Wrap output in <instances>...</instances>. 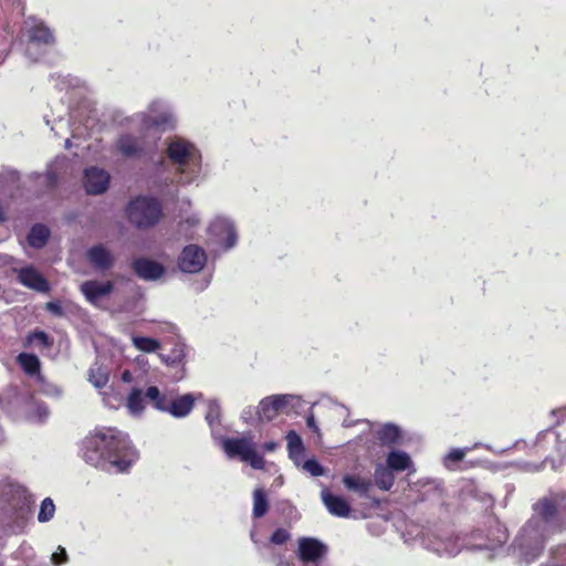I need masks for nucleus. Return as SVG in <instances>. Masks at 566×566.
I'll list each match as a JSON object with an SVG mask.
<instances>
[{
	"label": "nucleus",
	"mask_w": 566,
	"mask_h": 566,
	"mask_svg": "<svg viewBox=\"0 0 566 566\" xmlns=\"http://www.w3.org/2000/svg\"><path fill=\"white\" fill-rule=\"evenodd\" d=\"M566 530V492H549L533 504V515L520 530L513 552L530 564L543 553L548 537Z\"/></svg>",
	"instance_id": "f257e3e1"
},
{
	"label": "nucleus",
	"mask_w": 566,
	"mask_h": 566,
	"mask_svg": "<svg viewBox=\"0 0 566 566\" xmlns=\"http://www.w3.org/2000/svg\"><path fill=\"white\" fill-rule=\"evenodd\" d=\"M82 457L95 468L120 473L137 461L138 452L126 433L103 428L83 440Z\"/></svg>",
	"instance_id": "f03ea898"
},
{
	"label": "nucleus",
	"mask_w": 566,
	"mask_h": 566,
	"mask_svg": "<svg viewBox=\"0 0 566 566\" xmlns=\"http://www.w3.org/2000/svg\"><path fill=\"white\" fill-rule=\"evenodd\" d=\"M166 157L174 167L178 181L190 185L200 179L202 172V155L191 140L179 136H170L165 140Z\"/></svg>",
	"instance_id": "7ed1b4c3"
},
{
	"label": "nucleus",
	"mask_w": 566,
	"mask_h": 566,
	"mask_svg": "<svg viewBox=\"0 0 566 566\" xmlns=\"http://www.w3.org/2000/svg\"><path fill=\"white\" fill-rule=\"evenodd\" d=\"M130 122L143 132L157 129L166 132L177 125V116L172 106L164 99H153L145 111L134 114Z\"/></svg>",
	"instance_id": "20e7f679"
},
{
	"label": "nucleus",
	"mask_w": 566,
	"mask_h": 566,
	"mask_svg": "<svg viewBox=\"0 0 566 566\" xmlns=\"http://www.w3.org/2000/svg\"><path fill=\"white\" fill-rule=\"evenodd\" d=\"M126 214L130 223L137 228H149L155 226L161 217V206L153 197L139 196L133 199L127 208Z\"/></svg>",
	"instance_id": "39448f33"
},
{
	"label": "nucleus",
	"mask_w": 566,
	"mask_h": 566,
	"mask_svg": "<svg viewBox=\"0 0 566 566\" xmlns=\"http://www.w3.org/2000/svg\"><path fill=\"white\" fill-rule=\"evenodd\" d=\"M28 44L27 54L30 59L38 61L40 50L50 49L55 44L54 31L42 20L29 18L25 21Z\"/></svg>",
	"instance_id": "423d86ee"
},
{
	"label": "nucleus",
	"mask_w": 566,
	"mask_h": 566,
	"mask_svg": "<svg viewBox=\"0 0 566 566\" xmlns=\"http://www.w3.org/2000/svg\"><path fill=\"white\" fill-rule=\"evenodd\" d=\"M222 447L229 458H239L256 470L264 468V459L256 452L252 437L227 438Z\"/></svg>",
	"instance_id": "0eeeda50"
},
{
	"label": "nucleus",
	"mask_w": 566,
	"mask_h": 566,
	"mask_svg": "<svg viewBox=\"0 0 566 566\" xmlns=\"http://www.w3.org/2000/svg\"><path fill=\"white\" fill-rule=\"evenodd\" d=\"M300 403V397L294 395H272L260 401L256 415L261 421H271L281 412L289 413Z\"/></svg>",
	"instance_id": "6e6552de"
},
{
	"label": "nucleus",
	"mask_w": 566,
	"mask_h": 566,
	"mask_svg": "<svg viewBox=\"0 0 566 566\" xmlns=\"http://www.w3.org/2000/svg\"><path fill=\"white\" fill-rule=\"evenodd\" d=\"M421 544L432 552L441 556H455L461 551L459 537L451 533L436 534V533H421L417 534Z\"/></svg>",
	"instance_id": "1a4fd4ad"
},
{
	"label": "nucleus",
	"mask_w": 566,
	"mask_h": 566,
	"mask_svg": "<svg viewBox=\"0 0 566 566\" xmlns=\"http://www.w3.org/2000/svg\"><path fill=\"white\" fill-rule=\"evenodd\" d=\"M146 132L140 129V135L135 136L130 133H124L115 142L116 150L125 158H139L147 154L145 140Z\"/></svg>",
	"instance_id": "9d476101"
},
{
	"label": "nucleus",
	"mask_w": 566,
	"mask_h": 566,
	"mask_svg": "<svg viewBox=\"0 0 566 566\" xmlns=\"http://www.w3.org/2000/svg\"><path fill=\"white\" fill-rule=\"evenodd\" d=\"M210 233L223 250L232 249L238 242V234L233 222L224 217L216 218L210 224Z\"/></svg>",
	"instance_id": "9b49d317"
},
{
	"label": "nucleus",
	"mask_w": 566,
	"mask_h": 566,
	"mask_svg": "<svg viewBox=\"0 0 566 566\" xmlns=\"http://www.w3.org/2000/svg\"><path fill=\"white\" fill-rule=\"evenodd\" d=\"M112 281L90 280L81 284L80 291L86 301L96 307H102L103 301L114 291Z\"/></svg>",
	"instance_id": "f8f14e48"
},
{
	"label": "nucleus",
	"mask_w": 566,
	"mask_h": 566,
	"mask_svg": "<svg viewBox=\"0 0 566 566\" xmlns=\"http://www.w3.org/2000/svg\"><path fill=\"white\" fill-rule=\"evenodd\" d=\"M327 552V547L321 541L313 537H302L298 539L297 556L300 560L305 564H315L321 566L319 560Z\"/></svg>",
	"instance_id": "ddd939ff"
},
{
	"label": "nucleus",
	"mask_w": 566,
	"mask_h": 566,
	"mask_svg": "<svg viewBox=\"0 0 566 566\" xmlns=\"http://www.w3.org/2000/svg\"><path fill=\"white\" fill-rule=\"evenodd\" d=\"M207 262V254L202 248L197 244H190L184 248L179 256V268L186 273H198Z\"/></svg>",
	"instance_id": "4468645a"
},
{
	"label": "nucleus",
	"mask_w": 566,
	"mask_h": 566,
	"mask_svg": "<svg viewBox=\"0 0 566 566\" xmlns=\"http://www.w3.org/2000/svg\"><path fill=\"white\" fill-rule=\"evenodd\" d=\"M109 174L99 167H90L84 171V187L90 195L104 193L109 186Z\"/></svg>",
	"instance_id": "2eb2a0df"
},
{
	"label": "nucleus",
	"mask_w": 566,
	"mask_h": 566,
	"mask_svg": "<svg viewBox=\"0 0 566 566\" xmlns=\"http://www.w3.org/2000/svg\"><path fill=\"white\" fill-rule=\"evenodd\" d=\"M18 280L25 287L36 292L48 293L51 289L46 279L33 266L18 270Z\"/></svg>",
	"instance_id": "dca6fc26"
},
{
	"label": "nucleus",
	"mask_w": 566,
	"mask_h": 566,
	"mask_svg": "<svg viewBox=\"0 0 566 566\" xmlns=\"http://www.w3.org/2000/svg\"><path fill=\"white\" fill-rule=\"evenodd\" d=\"M321 497L326 506L327 511L337 517H348L350 514V506L348 502L339 496L332 494L327 489H323L321 492Z\"/></svg>",
	"instance_id": "f3484780"
},
{
	"label": "nucleus",
	"mask_w": 566,
	"mask_h": 566,
	"mask_svg": "<svg viewBox=\"0 0 566 566\" xmlns=\"http://www.w3.org/2000/svg\"><path fill=\"white\" fill-rule=\"evenodd\" d=\"M133 269L140 279L146 281L157 280L164 274L161 264L147 259L135 260L133 262Z\"/></svg>",
	"instance_id": "a211bd4d"
},
{
	"label": "nucleus",
	"mask_w": 566,
	"mask_h": 566,
	"mask_svg": "<svg viewBox=\"0 0 566 566\" xmlns=\"http://www.w3.org/2000/svg\"><path fill=\"white\" fill-rule=\"evenodd\" d=\"M343 484L347 491L357 493L360 497L369 499L373 481L359 474H345Z\"/></svg>",
	"instance_id": "6ab92c4d"
},
{
	"label": "nucleus",
	"mask_w": 566,
	"mask_h": 566,
	"mask_svg": "<svg viewBox=\"0 0 566 566\" xmlns=\"http://www.w3.org/2000/svg\"><path fill=\"white\" fill-rule=\"evenodd\" d=\"M86 258L96 270L105 271L113 265V255L102 244L90 248L86 252Z\"/></svg>",
	"instance_id": "aec40b11"
},
{
	"label": "nucleus",
	"mask_w": 566,
	"mask_h": 566,
	"mask_svg": "<svg viewBox=\"0 0 566 566\" xmlns=\"http://www.w3.org/2000/svg\"><path fill=\"white\" fill-rule=\"evenodd\" d=\"M196 397L192 394L171 397L168 412L175 418H185L193 409Z\"/></svg>",
	"instance_id": "412c9836"
},
{
	"label": "nucleus",
	"mask_w": 566,
	"mask_h": 566,
	"mask_svg": "<svg viewBox=\"0 0 566 566\" xmlns=\"http://www.w3.org/2000/svg\"><path fill=\"white\" fill-rule=\"evenodd\" d=\"M375 437L381 446L394 447L401 443L402 431L394 423H385L375 431Z\"/></svg>",
	"instance_id": "4be33fe9"
},
{
	"label": "nucleus",
	"mask_w": 566,
	"mask_h": 566,
	"mask_svg": "<svg viewBox=\"0 0 566 566\" xmlns=\"http://www.w3.org/2000/svg\"><path fill=\"white\" fill-rule=\"evenodd\" d=\"M386 464L394 471L400 472L408 470L410 473L416 472L410 455L401 450H391L386 457Z\"/></svg>",
	"instance_id": "5701e85b"
},
{
	"label": "nucleus",
	"mask_w": 566,
	"mask_h": 566,
	"mask_svg": "<svg viewBox=\"0 0 566 566\" xmlns=\"http://www.w3.org/2000/svg\"><path fill=\"white\" fill-rule=\"evenodd\" d=\"M171 397L172 391H163L156 386H149L145 391V398L151 403V406L155 409L161 412H168Z\"/></svg>",
	"instance_id": "b1692460"
},
{
	"label": "nucleus",
	"mask_w": 566,
	"mask_h": 566,
	"mask_svg": "<svg viewBox=\"0 0 566 566\" xmlns=\"http://www.w3.org/2000/svg\"><path fill=\"white\" fill-rule=\"evenodd\" d=\"M509 538L506 528L500 524L496 523L493 531L492 536L488 537V539L482 544H472V549H489V551H495L499 547H502L503 544L506 543Z\"/></svg>",
	"instance_id": "393cba45"
},
{
	"label": "nucleus",
	"mask_w": 566,
	"mask_h": 566,
	"mask_svg": "<svg viewBox=\"0 0 566 566\" xmlns=\"http://www.w3.org/2000/svg\"><path fill=\"white\" fill-rule=\"evenodd\" d=\"M375 485L381 491H389L395 484V472L387 465L378 463L374 471Z\"/></svg>",
	"instance_id": "a878e982"
},
{
	"label": "nucleus",
	"mask_w": 566,
	"mask_h": 566,
	"mask_svg": "<svg viewBox=\"0 0 566 566\" xmlns=\"http://www.w3.org/2000/svg\"><path fill=\"white\" fill-rule=\"evenodd\" d=\"M289 457L296 467H300L304 460V444L301 437L295 431L286 434Z\"/></svg>",
	"instance_id": "bb28decb"
},
{
	"label": "nucleus",
	"mask_w": 566,
	"mask_h": 566,
	"mask_svg": "<svg viewBox=\"0 0 566 566\" xmlns=\"http://www.w3.org/2000/svg\"><path fill=\"white\" fill-rule=\"evenodd\" d=\"M50 238V230L46 226L38 223L33 226L28 234V243L35 249L44 247Z\"/></svg>",
	"instance_id": "cd10ccee"
},
{
	"label": "nucleus",
	"mask_w": 566,
	"mask_h": 566,
	"mask_svg": "<svg viewBox=\"0 0 566 566\" xmlns=\"http://www.w3.org/2000/svg\"><path fill=\"white\" fill-rule=\"evenodd\" d=\"M145 399H146L145 392H143V390L139 388H134L129 392V395L127 397V401H126V407L128 409V412L134 417L142 416V413L144 412V409H145V403H144Z\"/></svg>",
	"instance_id": "c85d7f7f"
},
{
	"label": "nucleus",
	"mask_w": 566,
	"mask_h": 566,
	"mask_svg": "<svg viewBox=\"0 0 566 566\" xmlns=\"http://www.w3.org/2000/svg\"><path fill=\"white\" fill-rule=\"evenodd\" d=\"M88 380L96 388H104L109 380V370L99 363H94L88 371Z\"/></svg>",
	"instance_id": "c756f323"
},
{
	"label": "nucleus",
	"mask_w": 566,
	"mask_h": 566,
	"mask_svg": "<svg viewBox=\"0 0 566 566\" xmlns=\"http://www.w3.org/2000/svg\"><path fill=\"white\" fill-rule=\"evenodd\" d=\"M269 509V501L265 491L262 488H256L253 492V517L260 518L265 515Z\"/></svg>",
	"instance_id": "7c9ffc66"
},
{
	"label": "nucleus",
	"mask_w": 566,
	"mask_h": 566,
	"mask_svg": "<svg viewBox=\"0 0 566 566\" xmlns=\"http://www.w3.org/2000/svg\"><path fill=\"white\" fill-rule=\"evenodd\" d=\"M51 81L53 82V85L59 91H67L70 88H77L82 85V81L78 77L71 76V75H53L51 77Z\"/></svg>",
	"instance_id": "2f4dec72"
},
{
	"label": "nucleus",
	"mask_w": 566,
	"mask_h": 566,
	"mask_svg": "<svg viewBox=\"0 0 566 566\" xmlns=\"http://www.w3.org/2000/svg\"><path fill=\"white\" fill-rule=\"evenodd\" d=\"M132 343L136 349L144 353H155L160 348V343L151 337L133 336Z\"/></svg>",
	"instance_id": "473e14b6"
},
{
	"label": "nucleus",
	"mask_w": 566,
	"mask_h": 566,
	"mask_svg": "<svg viewBox=\"0 0 566 566\" xmlns=\"http://www.w3.org/2000/svg\"><path fill=\"white\" fill-rule=\"evenodd\" d=\"M18 361L29 375H34L40 370V360L33 354L22 353L18 356Z\"/></svg>",
	"instance_id": "72a5a7b5"
},
{
	"label": "nucleus",
	"mask_w": 566,
	"mask_h": 566,
	"mask_svg": "<svg viewBox=\"0 0 566 566\" xmlns=\"http://www.w3.org/2000/svg\"><path fill=\"white\" fill-rule=\"evenodd\" d=\"M206 421L208 422V424L211 429H213L214 427H218L220 424L221 406L218 400L213 399V400L208 401Z\"/></svg>",
	"instance_id": "f704fd0d"
},
{
	"label": "nucleus",
	"mask_w": 566,
	"mask_h": 566,
	"mask_svg": "<svg viewBox=\"0 0 566 566\" xmlns=\"http://www.w3.org/2000/svg\"><path fill=\"white\" fill-rule=\"evenodd\" d=\"M471 448H454L451 449L444 457H443V464L449 470H452L454 465L462 461L465 457L467 452L470 451Z\"/></svg>",
	"instance_id": "c9c22d12"
},
{
	"label": "nucleus",
	"mask_w": 566,
	"mask_h": 566,
	"mask_svg": "<svg viewBox=\"0 0 566 566\" xmlns=\"http://www.w3.org/2000/svg\"><path fill=\"white\" fill-rule=\"evenodd\" d=\"M55 514V505L50 497H45L40 505V511L38 514V521L40 523H46L53 518Z\"/></svg>",
	"instance_id": "e433bc0d"
},
{
	"label": "nucleus",
	"mask_w": 566,
	"mask_h": 566,
	"mask_svg": "<svg viewBox=\"0 0 566 566\" xmlns=\"http://www.w3.org/2000/svg\"><path fill=\"white\" fill-rule=\"evenodd\" d=\"M300 467L312 476H322L326 473L325 468L314 458L303 460Z\"/></svg>",
	"instance_id": "4c0bfd02"
},
{
	"label": "nucleus",
	"mask_w": 566,
	"mask_h": 566,
	"mask_svg": "<svg viewBox=\"0 0 566 566\" xmlns=\"http://www.w3.org/2000/svg\"><path fill=\"white\" fill-rule=\"evenodd\" d=\"M160 358L167 365L174 366V365L180 364L185 358L184 346L176 345L175 348L171 350V354H169V355L160 354Z\"/></svg>",
	"instance_id": "58836bf2"
},
{
	"label": "nucleus",
	"mask_w": 566,
	"mask_h": 566,
	"mask_svg": "<svg viewBox=\"0 0 566 566\" xmlns=\"http://www.w3.org/2000/svg\"><path fill=\"white\" fill-rule=\"evenodd\" d=\"M291 537L290 533L284 528H277L271 536L272 544L282 545Z\"/></svg>",
	"instance_id": "ea45409f"
},
{
	"label": "nucleus",
	"mask_w": 566,
	"mask_h": 566,
	"mask_svg": "<svg viewBox=\"0 0 566 566\" xmlns=\"http://www.w3.org/2000/svg\"><path fill=\"white\" fill-rule=\"evenodd\" d=\"M51 560L55 565H61L67 562V554L64 547L59 546L57 551L52 554Z\"/></svg>",
	"instance_id": "a19ab883"
},
{
	"label": "nucleus",
	"mask_w": 566,
	"mask_h": 566,
	"mask_svg": "<svg viewBox=\"0 0 566 566\" xmlns=\"http://www.w3.org/2000/svg\"><path fill=\"white\" fill-rule=\"evenodd\" d=\"M48 187H54L57 184L59 175L54 166H50L44 175Z\"/></svg>",
	"instance_id": "79ce46f5"
},
{
	"label": "nucleus",
	"mask_w": 566,
	"mask_h": 566,
	"mask_svg": "<svg viewBox=\"0 0 566 566\" xmlns=\"http://www.w3.org/2000/svg\"><path fill=\"white\" fill-rule=\"evenodd\" d=\"M45 308L53 315L62 317L64 316V311L62 308V305L59 301H51L48 302L45 305Z\"/></svg>",
	"instance_id": "37998d69"
},
{
	"label": "nucleus",
	"mask_w": 566,
	"mask_h": 566,
	"mask_svg": "<svg viewBox=\"0 0 566 566\" xmlns=\"http://www.w3.org/2000/svg\"><path fill=\"white\" fill-rule=\"evenodd\" d=\"M33 338L39 340L43 346H49V336L44 332H36L33 334Z\"/></svg>",
	"instance_id": "c03bdc74"
},
{
	"label": "nucleus",
	"mask_w": 566,
	"mask_h": 566,
	"mask_svg": "<svg viewBox=\"0 0 566 566\" xmlns=\"http://www.w3.org/2000/svg\"><path fill=\"white\" fill-rule=\"evenodd\" d=\"M552 554L556 558H560L562 560L566 562V544L564 546L554 548Z\"/></svg>",
	"instance_id": "a18cd8bd"
},
{
	"label": "nucleus",
	"mask_w": 566,
	"mask_h": 566,
	"mask_svg": "<svg viewBox=\"0 0 566 566\" xmlns=\"http://www.w3.org/2000/svg\"><path fill=\"white\" fill-rule=\"evenodd\" d=\"M552 439L553 441H556L557 439V436L554 431L552 430H546V431H543L542 433L538 434L537 437V442L541 441V439Z\"/></svg>",
	"instance_id": "49530a36"
},
{
	"label": "nucleus",
	"mask_w": 566,
	"mask_h": 566,
	"mask_svg": "<svg viewBox=\"0 0 566 566\" xmlns=\"http://www.w3.org/2000/svg\"><path fill=\"white\" fill-rule=\"evenodd\" d=\"M306 424L311 430H313L315 432L318 431V427H317L315 418L312 413L306 417Z\"/></svg>",
	"instance_id": "de8ad7c7"
},
{
	"label": "nucleus",
	"mask_w": 566,
	"mask_h": 566,
	"mask_svg": "<svg viewBox=\"0 0 566 566\" xmlns=\"http://www.w3.org/2000/svg\"><path fill=\"white\" fill-rule=\"evenodd\" d=\"M253 416V409L252 407H248L245 409H243L242 413H241V418L248 422Z\"/></svg>",
	"instance_id": "09e8293b"
},
{
	"label": "nucleus",
	"mask_w": 566,
	"mask_h": 566,
	"mask_svg": "<svg viewBox=\"0 0 566 566\" xmlns=\"http://www.w3.org/2000/svg\"><path fill=\"white\" fill-rule=\"evenodd\" d=\"M275 566H293L283 556L275 557Z\"/></svg>",
	"instance_id": "8fccbe9b"
},
{
	"label": "nucleus",
	"mask_w": 566,
	"mask_h": 566,
	"mask_svg": "<svg viewBox=\"0 0 566 566\" xmlns=\"http://www.w3.org/2000/svg\"><path fill=\"white\" fill-rule=\"evenodd\" d=\"M276 447H277V443L274 441L265 442L263 446L264 450L268 452L274 451L276 449Z\"/></svg>",
	"instance_id": "3c124183"
},
{
	"label": "nucleus",
	"mask_w": 566,
	"mask_h": 566,
	"mask_svg": "<svg viewBox=\"0 0 566 566\" xmlns=\"http://www.w3.org/2000/svg\"><path fill=\"white\" fill-rule=\"evenodd\" d=\"M557 415H562V416H564V415H565V410H564V409H559V410H552V411H551V416H552V417H555V416H557Z\"/></svg>",
	"instance_id": "603ef678"
},
{
	"label": "nucleus",
	"mask_w": 566,
	"mask_h": 566,
	"mask_svg": "<svg viewBox=\"0 0 566 566\" xmlns=\"http://www.w3.org/2000/svg\"><path fill=\"white\" fill-rule=\"evenodd\" d=\"M543 464H539V465H535V464H530V470L532 471H538L541 468H542Z\"/></svg>",
	"instance_id": "864d4df0"
},
{
	"label": "nucleus",
	"mask_w": 566,
	"mask_h": 566,
	"mask_svg": "<svg viewBox=\"0 0 566 566\" xmlns=\"http://www.w3.org/2000/svg\"><path fill=\"white\" fill-rule=\"evenodd\" d=\"M6 220V217H4V213H3V209L2 207L0 206V222L4 221Z\"/></svg>",
	"instance_id": "5fc2aeb1"
},
{
	"label": "nucleus",
	"mask_w": 566,
	"mask_h": 566,
	"mask_svg": "<svg viewBox=\"0 0 566 566\" xmlns=\"http://www.w3.org/2000/svg\"><path fill=\"white\" fill-rule=\"evenodd\" d=\"M129 377H130V375H129V373H128V371H125V373L123 374V379H124L125 381L129 380Z\"/></svg>",
	"instance_id": "6e6d98bb"
},
{
	"label": "nucleus",
	"mask_w": 566,
	"mask_h": 566,
	"mask_svg": "<svg viewBox=\"0 0 566 566\" xmlns=\"http://www.w3.org/2000/svg\"><path fill=\"white\" fill-rule=\"evenodd\" d=\"M250 536H251V539H252L254 543H256V539H255V533H254L253 531L251 532V535H250Z\"/></svg>",
	"instance_id": "4d7b16f0"
},
{
	"label": "nucleus",
	"mask_w": 566,
	"mask_h": 566,
	"mask_svg": "<svg viewBox=\"0 0 566 566\" xmlns=\"http://www.w3.org/2000/svg\"><path fill=\"white\" fill-rule=\"evenodd\" d=\"M3 182H4V178H3V176L0 174V188L3 186Z\"/></svg>",
	"instance_id": "13d9d810"
},
{
	"label": "nucleus",
	"mask_w": 566,
	"mask_h": 566,
	"mask_svg": "<svg viewBox=\"0 0 566 566\" xmlns=\"http://www.w3.org/2000/svg\"><path fill=\"white\" fill-rule=\"evenodd\" d=\"M65 146H66L67 148L70 147V140H69V139H66V140H65Z\"/></svg>",
	"instance_id": "bf43d9fd"
}]
</instances>
